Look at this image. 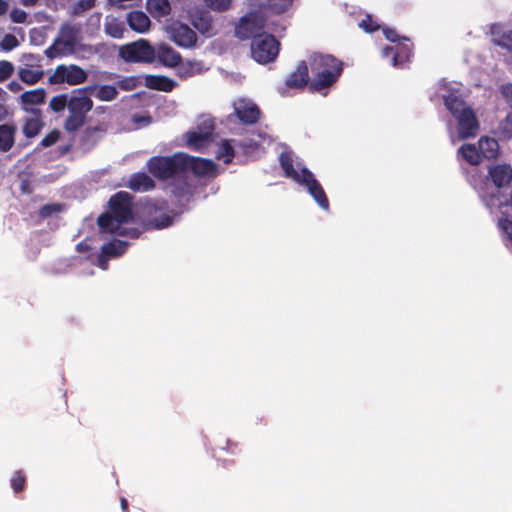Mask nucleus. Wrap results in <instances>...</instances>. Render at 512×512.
<instances>
[{
	"label": "nucleus",
	"instance_id": "f257e3e1",
	"mask_svg": "<svg viewBox=\"0 0 512 512\" xmlns=\"http://www.w3.org/2000/svg\"><path fill=\"white\" fill-rule=\"evenodd\" d=\"M248 11L234 24V36L240 41L255 40L269 32L282 35L285 24L274 19L261 6V0H247Z\"/></svg>",
	"mask_w": 512,
	"mask_h": 512
},
{
	"label": "nucleus",
	"instance_id": "f03ea898",
	"mask_svg": "<svg viewBox=\"0 0 512 512\" xmlns=\"http://www.w3.org/2000/svg\"><path fill=\"white\" fill-rule=\"evenodd\" d=\"M308 64L312 74L309 84L310 92L323 94L339 80L343 73V62L331 54L314 52L309 56Z\"/></svg>",
	"mask_w": 512,
	"mask_h": 512
},
{
	"label": "nucleus",
	"instance_id": "7ed1b4c3",
	"mask_svg": "<svg viewBox=\"0 0 512 512\" xmlns=\"http://www.w3.org/2000/svg\"><path fill=\"white\" fill-rule=\"evenodd\" d=\"M88 88H78L71 91V100L67 107L68 115L63 122L67 133L79 131L86 123L87 114L93 108V101L87 95Z\"/></svg>",
	"mask_w": 512,
	"mask_h": 512
},
{
	"label": "nucleus",
	"instance_id": "20e7f679",
	"mask_svg": "<svg viewBox=\"0 0 512 512\" xmlns=\"http://www.w3.org/2000/svg\"><path fill=\"white\" fill-rule=\"evenodd\" d=\"M183 159V152L170 156H153L148 159L146 167L154 178L164 182L184 175Z\"/></svg>",
	"mask_w": 512,
	"mask_h": 512
},
{
	"label": "nucleus",
	"instance_id": "39448f33",
	"mask_svg": "<svg viewBox=\"0 0 512 512\" xmlns=\"http://www.w3.org/2000/svg\"><path fill=\"white\" fill-rule=\"evenodd\" d=\"M274 34L269 32L251 41L250 54L257 63L268 64L278 57L281 44Z\"/></svg>",
	"mask_w": 512,
	"mask_h": 512
},
{
	"label": "nucleus",
	"instance_id": "423d86ee",
	"mask_svg": "<svg viewBox=\"0 0 512 512\" xmlns=\"http://www.w3.org/2000/svg\"><path fill=\"white\" fill-rule=\"evenodd\" d=\"M119 56L128 63H152L155 61V49L148 41L140 39L121 46Z\"/></svg>",
	"mask_w": 512,
	"mask_h": 512
},
{
	"label": "nucleus",
	"instance_id": "0eeeda50",
	"mask_svg": "<svg viewBox=\"0 0 512 512\" xmlns=\"http://www.w3.org/2000/svg\"><path fill=\"white\" fill-rule=\"evenodd\" d=\"M403 40L394 46H385L381 50L382 57L388 59L393 67L399 69L407 68L413 56V44L406 38Z\"/></svg>",
	"mask_w": 512,
	"mask_h": 512
},
{
	"label": "nucleus",
	"instance_id": "6e6552de",
	"mask_svg": "<svg viewBox=\"0 0 512 512\" xmlns=\"http://www.w3.org/2000/svg\"><path fill=\"white\" fill-rule=\"evenodd\" d=\"M110 212L119 219L120 223L126 224L133 219V196L126 191H119L109 199Z\"/></svg>",
	"mask_w": 512,
	"mask_h": 512
},
{
	"label": "nucleus",
	"instance_id": "1a4fd4ad",
	"mask_svg": "<svg viewBox=\"0 0 512 512\" xmlns=\"http://www.w3.org/2000/svg\"><path fill=\"white\" fill-rule=\"evenodd\" d=\"M87 73L77 65H58L54 73L49 77L50 84L79 85L86 81Z\"/></svg>",
	"mask_w": 512,
	"mask_h": 512
},
{
	"label": "nucleus",
	"instance_id": "9d476101",
	"mask_svg": "<svg viewBox=\"0 0 512 512\" xmlns=\"http://www.w3.org/2000/svg\"><path fill=\"white\" fill-rule=\"evenodd\" d=\"M25 63L24 66L18 70L19 79L27 84L34 85L38 83L44 76L42 69V57L32 53L24 55Z\"/></svg>",
	"mask_w": 512,
	"mask_h": 512
},
{
	"label": "nucleus",
	"instance_id": "9b49d317",
	"mask_svg": "<svg viewBox=\"0 0 512 512\" xmlns=\"http://www.w3.org/2000/svg\"><path fill=\"white\" fill-rule=\"evenodd\" d=\"M296 183L306 187L309 194L313 197V199L322 209H329V200L327 198V195L321 184L318 182L314 174L309 169H307L306 167L302 168L301 179Z\"/></svg>",
	"mask_w": 512,
	"mask_h": 512
},
{
	"label": "nucleus",
	"instance_id": "f8f14e48",
	"mask_svg": "<svg viewBox=\"0 0 512 512\" xmlns=\"http://www.w3.org/2000/svg\"><path fill=\"white\" fill-rule=\"evenodd\" d=\"M170 39L179 47L192 48L196 45L197 35L188 25L174 21L167 28Z\"/></svg>",
	"mask_w": 512,
	"mask_h": 512
},
{
	"label": "nucleus",
	"instance_id": "ddd939ff",
	"mask_svg": "<svg viewBox=\"0 0 512 512\" xmlns=\"http://www.w3.org/2000/svg\"><path fill=\"white\" fill-rule=\"evenodd\" d=\"M184 174L191 170L197 177H215L217 173V165L210 159L190 156L183 153Z\"/></svg>",
	"mask_w": 512,
	"mask_h": 512
},
{
	"label": "nucleus",
	"instance_id": "4468645a",
	"mask_svg": "<svg viewBox=\"0 0 512 512\" xmlns=\"http://www.w3.org/2000/svg\"><path fill=\"white\" fill-rule=\"evenodd\" d=\"M458 124V136L465 140L474 138L479 130V121L474 110L470 107L454 117Z\"/></svg>",
	"mask_w": 512,
	"mask_h": 512
},
{
	"label": "nucleus",
	"instance_id": "2eb2a0df",
	"mask_svg": "<svg viewBox=\"0 0 512 512\" xmlns=\"http://www.w3.org/2000/svg\"><path fill=\"white\" fill-rule=\"evenodd\" d=\"M234 115L245 125H253L258 122L261 111L259 107L248 100L240 99L234 103Z\"/></svg>",
	"mask_w": 512,
	"mask_h": 512
},
{
	"label": "nucleus",
	"instance_id": "dca6fc26",
	"mask_svg": "<svg viewBox=\"0 0 512 512\" xmlns=\"http://www.w3.org/2000/svg\"><path fill=\"white\" fill-rule=\"evenodd\" d=\"M310 81L309 64L306 61H300L296 69L287 76L285 84L288 88L303 89L309 86Z\"/></svg>",
	"mask_w": 512,
	"mask_h": 512
},
{
	"label": "nucleus",
	"instance_id": "f3484780",
	"mask_svg": "<svg viewBox=\"0 0 512 512\" xmlns=\"http://www.w3.org/2000/svg\"><path fill=\"white\" fill-rule=\"evenodd\" d=\"M155 49V59L165 67H177L181 61V54L166 43L159 44Z\"/></svg>",
	"mask_w": 512,
	"mask_h": 512
},
{
	"label": "nucleus",
	"instance_id": "a211bd4d",
	"mask_svg": "<svg viewBox=\"0 0 512 512\" xmlns=\"http://www.w3.org/2000/svg\"><path fill=\"white\" fill-rule=\"evenodd\" d=\"M192 25L205 37H212L217 33L211 14L205 10L196 11L192 15Z\"/></svg>",
	"mask_w": 512,
	"mask_h": 512
},
{
	"label": "nucleus",
	"instance_id": "6ab92c4d",
	"mask_svg": "<svg viewBox=\"0 0 512 512\" xmlns=\"http://www.w3.org/2000/svg\"><path fill=\"white\" fill-rule=\"evenodd\" d=\"M125 186L136 193L152 191L156 187L155 181L145 172H136L130 175Z\"/></svg>",
	"mask_w": 512,
	"mask_h": 512
},
{
	"label": "nucleus",
	"instance_id": "aec40b11",
	"mask_svg": "<svg viewBox=\"0 0 512 512\" xmlns=\"http://www.w3.org/2000/svg\"><path fill=\"white\" fill-rule=\"evenodd\" d=\"M488 177L498 188L507 187L512 181V167L509 164H497L489 168Z\"/></svg>",
	"mask_w": 512,
	"mask_h": 512
},
{
	"label": "nucleus",
	"instance_id": "412c9836",
	"mask_svg": "<svg viewBox=\"0 0 512 512\" xmlns=\"http://www.w3.org/2000/svg\"><path fill=\"white\" fill-rule=\"evenodd\" d=\"M492 42L512 54V29H505L500 24H493L490 27Z\"/></svg>",
	"mask_w": 512,
	"mask_h": 512
},
{
	"label": "nucleus",
	"instance_id": "4be33fe9",
	"mask_svg": "<svg viewBox=\"0 0 512 512\" xmlns=\"http://www.w3.org/2000/svg\"><path fill=\"white\" fill-rule=\"evenodd\" d=\"M46 90L44 88H37L29 90L20 95V103L25 111H31L33 113H39L40 111L30 109V106L43 104L46 99Z\"/></svg>",
	"mask_w": 512,
	"mask_h": 512
},
{
	"label": "nucleus",
	"instance_id": "5701e85b",
	"mask_svg": "<svg viewBox=\"0 0 512 512\" xmlns=\"http://www.w3.org/2000/svg\"><path fill=\"white\" fill-rule=\"evenodd\" d=\"M214 127L211 126L209 130L204 132L189 131L186 133L187 146L193 150H200L207 147L213 135Z\"/></svg>",
	"mask_w": 512,
	"mask_h": 512
},
{
	"label": "nucleus",
	"instance_id": "b1692460",
	"mask_svg": "<svg viewBox=\"0 0 512 512\" xmlns=\"http://www.w3.org/2000/svg\"><path fill=\"white\" fill-rule=\"evenodd\" d=\"M17 126L13 123L0 124V152L10 151L15 144Z\"/></svg>",
	"mask_w": 512,
	"mask_h": 512
},
{
	"label": "nucleus",
	"instance_id": "393cba45",
	"mask_svg": "<svg viewBox=\"0 0 512 512\" xmlns=\"http://www.w3.org/2000/svg\"><path fill=\"white\" fill-rule=\"evenodd\" d=\"M145 85L153 90L171 92L177 86V83L164 75H147Z\"/></svg>",
	"mask_w": 512,
	"mask_h": 512
},
{
	"label": "nucleus",
	"instance_id": "a878e982",
	"mask_svg": "<svg viewBox=\"0 0 512 512\" xmlns=\"http://www.w3.org/2000/svg\"><path fill=\"white\" fill-rule=\"evenodd\" d=\"M97 224L102 232L118 233L120 235L126 234L123 230L120 231V227L123 223H120L119 219L110 211L101 214L97 219Z\"/></svg>",
	"mask_w": 512,
	"mask_h": 512
},
{
	"label": "nucleus",
	"instance_id": "bb28decb",
	"mask_svg": "<svg viewBox=\"0 0 512 512\" xmlns=\"http://www.w3.org/2000/svg\"><path fill=\"white\" fill-rule=\"evenodd\" d=\"M443 100L446 109L453 115V117L470 108L466 105L461 95L455 91H451L447 95H444Z\"/></svg>",
	"mask_w": 512,
	"mask_h": 512
},
{
	"label": "nucleus",
	"instance_id": "cd10ccee",
	"mask_svg": "<svg viewBox=\"0 0 512 512\" xmlns=\"http://www.w3.org/2000/svg\"><path fill=\"white\" fill-rule=\"evenodd\" d=\"M294 0H261L262 8L272 17L286 13Z\"/></svg>",
	"mask_w": 512,
	"mask_h": 512
},
{
	"label": "nucleus",
	"instance_id": "c85d7f7f",
	"mask_svg": "<svg viewBox=\"0 0 512 512\" xmlns=\"http://www.w3.org/2000/svg\"><path fill=\"white\" fill-rule=\"evenodd\" d=\"M127 22L132 30L139 33L147 31L150 26V19L141 11L130 12L127 16Z\"/></svg>",
	"mask_w": 512,
	"mask_h": 512
},
{
	"label": "nucleus",
	"instance_id": "c756f323",
	"mask_svg": "<svg viewBox=\"0 0 512 512\" xmlns=\"http://www.w3.org/2000/svg\"><path fill=\"white\" fill-rule=\"evenodd\" d=\"M478 148L481 157L486 159H495L499 154V144L494 138L481 137L478 141Z\"/></svg>",
	"mask_w": 512,
	"mask_h": 512
},
{
	"label": "nucleus",
	"instance_id": "7c9ffc66",
	"mask_svg": "<svg viewBox=\"0 0 512 512\" xmlns=\"http://www.w3.org/2000/svg\"><path fill=\"white\" fill-rule=\"evenodd\" d=\"M281 168L284 171L285 177L292 179L294 182H298L301 179L302 169L300 172L294 167V161L289 153H281L279 157Z\"/></svg>",
	"mask_w": 512,
	"mask_h": 512
},
{
	"label": "nucleus",
	"instance_id": "2f4dec72",
	"mask_svg": "<svg viewBox=\"0 0 512 512\" xmlns=\"http://www.w3.org/2000/svg\"><path fill=\"white\" fill-rule=\"evenodd\" d=\"M234 145L237 146L238 143L235 140L223 139L218 145V150L216 153V158L223 160L225 164H230L233 161L235 152Z\"/></svg>",
	"mask_w": 512,
	"mask_h": 512
},
{
	"label": "nucleus",
	"instance_id": "473e14b6",
	"mask_svg": "<svg viewBox=\"0 0 512 512\" xmlns=\"http://www.w3.org/2000/svg\"><path fill=\"white\" fill-rule=\"evenodd\" d=\"M147 10L155 17L160 18L170 14L171 5L168 0H147Z\"/></svg>",
	"mask_w": 512,
	"mask_h": 512
},
{
	"label": "nucleus",
	"instance_id": "72a5a7b5",
	"mask_svg": "<svg viewBox=\"0 0 512 512\" xmlns=\"http://www.w3.org/2000/svg\"><path fill=\"white\" fill-rule=\"evenodd\" d=\"M458 154L471 165H478L481 162L479 148L474 144H463L459 147Z\"/></svg>",
	"mask_w": 512,
	"mask_h": 512
},
{
	"label": "nucleus",
	"instance_id": "f704fd0d",
	"mask_svg": "<svg viewBox=\"0 0 512 512\" xmlns=\"http://www.w3.org/2000/svg\"><path fill=\"white\" fill-rule=\"evenodd\" d=\"M88 90H95L94 96L100 101H112L118 96V90L116 86L112 85H101L87 87Z\"/></svg>",
	"mask_w": 512,
	"mask_h": 512
},
{
	"label": "nucleus",
	"instance_id": "c9c22d12",
	"mask_svg": "<svg viewBox=\"0 0 512 512\" xmlns=\"http://www.w3.org/2000/svg\"><path fill=\"white\" fill-rule=\"evenodd\" d=\"M128 243L122 240H113L105 243L101 249L102 252L107 254L109 257H119L127 250Z\"/></svg>",
	"mask_w": 512,
	"mask_h": 512
},
{
	"label": "nucleus",
	"instance_id": "e433bc0d",
	"mask_svg": "<svg viewBox=\"0 0 512 512\" xmlns=\"http://www.w3.org/2000/svg\"><path fill=\"white\" fill-rule=\"evenodd\" d=\"M43 127V122L40 117L26 119L22 131L25 137L34 138L36 137Z\"/></svg>",
	"mask_w": 512,
	"mask_h": 512
},
{
	"label": "nucleus",
	"instance_id": "4c0bfd02",
	"mask_svg": "<svg viewBox=\"0 0 512 512\" xmlns=\"http://www.w3.org/2000/svg\"><path fill=\"white\" fill-rule=\"evenodd\" d=\"M70 100L71 92L58 94L51 98L49 108L55 113L63 112L68 107Z\"/></svg>",
	"mask_w": 512,
	"mask_h": 512
},
{
	"label": "nucleus",
	"instance_id": "58836bf2",
	"mask_svg": "<svg viewBox=\"0 0 512 512\" xmlns=\"http://www.w3.org/2000/svg\"><path fill=\"white\" fill-rule=\"evenodd\" d=\"M124 30L125 28L123 23L117 21L115 18L106 20L105 22V32L113 38H121L123 36Z\"/></svg>",
	"mask_w": 512,
	"mask_h": 512
},
{
	"label": "nucleus",
	"instance_id": "ea45409f",
	"mask_svg": "<svg viewBox=\"0 0 512 512\" xmlns=\"http://www.w3.org/2000/svg\"><path fill=\"white\" fill-rule=\"evenodd\" d=\"M10 485L14 493H20L26 486V475L23 470H17L10 479Z\"/></svg>",
	"mask_w": 512,
	"mask_h": 512
},
{
	"label": "nucleus",
	"instance_id": "a19ab883",
	"mask_svg": "<svg viewBox=\"0 0 512 512\" xmlns=\"http://www.w3.org/2000/svg\"><path fill=\"white\" fill-rule=\"evenodd\" d=\"M177 67H178L177 75L180 78L187 79L196 74V64L194 62H191V61H187L185 63L181 62Z\"/></svg>",
	"mask_w": 512,
	"mask_h": 512
},
{
	"label": "nucleus",
	"instance_id": "79ce46f5",
	"mask_svg": "<svg viewBox=\"0 0 512 512\" xmlns=\"http://www.w3.org/2000/svg\"><path fill=\"white\" fill-rule=\"evenodd\" d=\"M206 6L217 12L227 11L230 6L232 0H203Z\"/></svg>",
	"mask_w": 512,
	"mask_h": 512
},
{
	"label": "nucleus",
	"instance_id": "37998d69",
	"mask_svg": "<svg viewBox=\"0 0 512 512\" xmlns=\"http://www.w3.org/2000/svg\"><path fill=\"white\" fill-rule=\"evenodd\" d=\"M359 27L367 33H373L380 28V25L370 14H367L365 18L359 22Z\"/></svg>",
	"mask_w": 512,
	"mask_h": 512
},
{
	"label": "nucleus",
	"instance_id": "c03bdc74",
	"mask_svg": "<svg viewBox=\"0 0 512 512\" xmlns=\"http://www.w3.org/2000/svg\"><path fill=\"white\" fill-rule=\"evenodd\" d=\"M14 65L10 61L0 60V82L8 80L14 73Z\"/></svg>",
	"mask_w": 512,
	"mask_h": 512
},
{
	"label": "nucleus",
	"instance_id": "a18cd8bd",
	"mask_svg": "<svg viewBox=\"0 0 512 512\" xmlns=\"http://www.w3.org/2000/svg\"><path fill=\"white\" fill-rule=\"evenodd\" d=\"M19 45V41L13 34H6L0 42V47L4 51H11Z\"/></svg>",
	"mask_w": 512,
	"mask_h": 512
},
{
	"label": "nucleus",
	"instance_id": "49530a36",
	"mask_svg": "<svg viewBox=\"0 0 512 512\" xmlns=\"http://www.w3.org/2000/svg\"><path fill=\"white\" fill-rule=\"evenodd\" d=\"M62 210V206L60 204H45L39 210V215L42 218L51 217L53 214L58 213Z\"/></svg>",
	"mask_w": 512,
	"mask_h": 512
},
{
	"label": "nucleus",
	"instance_id": "de8ad7c7",
	"mask_svg": "<svg viewBox=\"0 0 512 512\" xmlns=\"http://www.w3.org/2000/svg\"><path fill=\"white\" fill-rule=\"evenodd\" d=\"M173 222V219L171 216L165 214L161 216L160 218H154L149 221V224L156 229H162L170 226Z\"/></svg>",
	"mask_w": 512,
	"mask_h": 512
},
{
	"label": "nucleus",
	"instance_id": "09e8293b",
	"mask_svg": "<svg viewBox=\"0 0 512 512\" xmlns=\"http://www.w3.org/2000/svg\"><path fill=\"white\" fill-rule=\"evenodd\" d=\"M137 86V80L135 77H124L117 82V88L124 91L134 90Z\"/></svg>",
	"mask_w": 512,
	"mask_h": 512
},
{
	"label": "nucleus",
	"instance_id": "8fccbe9b",
	"mask_svg": "<svg viewBox=\"0 0 512 512\" xmlns=\"http://www.w3.org/2000/svg\"><path fill=\"white\" fill-rule=\"evenodd\" d=\"M60 137V132L56 129L49 132L47 135L44 136V138L41 140V146L43 147H50L53 144H55Z\"/></svg>",
	"mask_w": 512,
	"mask_h": 512
},
{
	"label": "nucleus",
	"instance_id": "3c124183",
	"mask_svg": "<svg viewBox=\"0 0 512 512\" xmlns=\"http://www.w3.org/2000/svg\"><path fill=\"white\" fill-rule=\"evenodd\" d=\"M96 0H79L75 6V13L85 12L95 6Z\"/></svg>",
	"mask_w": 512,
	"mask_h": 512
},
{
	"label": "nucleus",
	"instance_id": "603ef678",
	"mask_svg": "<svg viewBox=\"0 0 512 512\" xmlns=\"http://www.w3.org/2000/svg\"><path fill=\"white\" fill-rule=\"evenodd\" d=\"M10 18L14 23H25L27 20V13L21 9H13L10 12Z\"/></svg>",
	"mask_w": 512,
	"mask_h": 512
},
{
	"label": "nucleus",
	"instance_id": "864d4df0",
	"mask_svg": "<svg viewBox=\"0 0 512 512\" xmlns=\"http://www.w3.org/2000/svg\"><path fill=\"white\" fill-rule=\"evenodd\" d=\"M21 181L19 185V190L22 194H31L33 191L32 183L28 175L21 176Z\"/></svg>",
	"mask_w": 512,
	"mask_h": 512
},
{
	"label": "nucleus",
	"instance_id": "5fc2aeb1",
	"mask_svg": "<svg viewBox=\"0 0 512 512\" xmlns=\"http://www.w3.org/2000/svg\"><path fill=\"white\" fill-rule=\"evenodd\" d=\"M173 193L179 199L189 196L191 195L190 185L187 181H184L181 186L175 187V189H173Z\"/></svg>",
	"mask_w": 512,
	"mask_h": 512
},
{
	"label": "nucleus",
	"instance_id": "6e6d98bb",
	"mask_svg": "<svg viewBox=\"0 0 512 512\" xmlns=\"http://www.w3.org/2000/svg\"><path fill=\"white\" fill-rule=\"evenodd\" d=\"M500 93L512 108V83H506L501 85Z\"/></svg>",
	"mask_w": 512,
	"mask_h": 512
},
{
	"label": "nucleus",
	"instance_id": "4d7b16f0",
	"mask_svg": "<svg viewBox=\"0 0 512 512\" xmlns=\"http://www.w3.org/2000/svg\"><path fill=\"white\" fill-rule=\"evenodd\" d=\"M383 34L386 37V39L391 42H394V43L401 42L400 37L398 36L396 30H394V29L385 28V29H383Z\"/></svg>",
	"mask_w": 512,
	"mask_h": 512
},
{
	"label": "nucleus",
	"instance_id": "13d9d810",
	"mask_svg": "<svg viewBox=\"0 0 512 512\" xmlns=\"http://www.w3.org/2000/svg\"><path fill=\"white\" fill-rule=\"evenodd\" d=\"M108 259L109 256L101 251L97 258V265L102 270H106L108 268Z\"/></svg>",
	"mask_w": 512,
	"mask_h": 512
},
{
	"label": "nucleus",
	"instance_id": "bf43d9fd",
	"mask_svg": "<svg viewBox=\"0 0 512 512\" xmlns=\"http://www.w3.org/2000/svg\"><path fill=\"white\" fill-rule=\"evenodd\" d=\"M104 128L101 126V125H98V126H93V127H87L84 131V136L86 138H90L91 136H93L95 133L97 132H104Z\"/></svg>",
	"mask_w": 512,
	"mask_h": 512
},
{
	"label": "nucleus",
	"instance_id": "052dcab7",
	"mask_svg": "<svg viewBox=\"0 0 512 512\" xmlns=\"http://www.w3.org/2000/svg\"><path fill=\"white\" fill-rule=\"evenodd\" d=\"M503 129L509 136H512V115L506 117Z\"/></svg>",
	"mask_w": 512,
	"mask_h": 512
},
{
	"label": "nucleus",
	"instance_id": "680f3d73",
	"mask_svg": "<svg viewBox=\"0 0 512 512\" xmlns=\"http://www.w3.org/2000/svg\"><path fill=\"white\" fill-rule=\"evenodd\" d=\"M45 55L48 57V58H55L56 56L59 55L55 45H51L50 47H48L46 50H45Z\"/></svg>",
	"mask_w": 512,
	"mask_h": 512
},
{
	"label": "nucleus",
	"instance_id": "e2e57ef3",
	"mask_svg": "<svg viewBox=\"0 0 512 512\" xmlns=\"http://www.w3.org/2000/svg\"><path fill=\"white\" fill-rule=\"evenodd\" d=\"M7 87H8V89H9L10 91H12V92H14V93H17V92H19V91L22 89V86H21V85H20V83H19V82H17V81H11V82H9V84H8V86H7Z\"/></svg>",
	"mask_w": 512,
	"mask_h": 512
},
{
	"label": "nucleus",
	"instance_id": "0e129e2a",
	"mask_svg": "<svg viewBox=\"0 0 512 512\" xmlns=\"http://www.w3.org/2000/svg\"><path fill=\"white\" fill-rule=\"evenodd\" d=\"M9 116V111L7 107L3 104H0V122L4 121Z\"/></svg>",
	"mask_w": 512,
	"mask_h": 512
},
{
	"label": "nucleus",
	"instance_id": "69168bd1",
	"mask_svg": "<svg viewBox=\"0 0 512 512\" xmlns=\"http://www.w3.org/2000/svg\"><path fill=\"white\" fill-rule=\"evenodd\" d=\"M9 4L6 0H0V16L5 15L8 12Z\"/></svg>",
	"mask_w": 512,
	"mask_h": 512
},
{
	"label": "nucleus",
	"instance_id": "338daca9",
	"mask_svg": "<svg viewBox=\"0 0 512 512\" xmlns=\"http://www.w3.org/2000/svg\"><path fill=\"white\" fill-rule=\"evenodd\" d=\"M482 198L488 207L495 206V199H497L496 195L493 194V195L489 196L488 198H486L485 196H482Z\"/></svg>",
	"mask_w": 512,
	"mask_h": 512
},
{
	"label": "nucleus",
	"instance_id": "774afa93",
	"mask_svg": "<svg viewBox=\"0 0 512 512\" xmlns=\"http://www.w3.org/2000/svg\"><path fill=\"white\" fill-rule=\"evenodd\" d=\"M39 0H20V3L25 7H33Z\"/></svg>",
	"mask_w": 512,
	"mask_h": 512
}]
</instances>
